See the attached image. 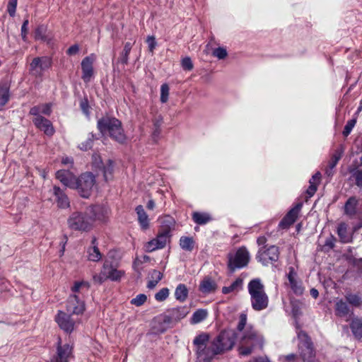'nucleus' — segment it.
Returning a JSON list of instances; mask_svg holds the SVG:
<instances>
[{"mask_svg":"<svg viewBox=\"0 0 362 362\" xmlns=\"http://www.w3.org/2000/svg\"><path fill=\"white\" fill-rule=\"evenodd\" d=\"M263 344L262 335L252 326H247L240 337L239 354L242 356L250 355L255 349H262Z\"/></svg>","mask_w":362,"mask_h":362,"instance_id":"1","label":"nucleus"},{"mask_svg":"<svg viewBox=\"0 0 362 362\" xmlns=\"http://www.w3.org/2000/svg\"><path fill=\"white\" fill-rule=\"evenodd\" d=\"M247 289L250 296L252 308L256 311L266 309L269 304V298L260 279L251 280L248 284Z\"/></svg>","mask_w":362,"mask_h":362,"instance_id":"2","label":"nucleus"},{"mask_svg":"<svg viewBox=\"0 0 362 362\" xmlns=\"http://www.w3.org/2000/svg\"><path fill=\"white\" fill-rule=\"evenodd\" d=\"M207 334H202L194 339V344L197 348V355L199 362H209L216 355L220 354L216 350L214 342L209 341Z\"/></svg>","mask_w":362,"mask_h":362,"instance_id":"3","label":"nucleus"},{"mask_svg":"<svg viewBox=\"0 0 362 362\" xmlns=\"http://www.w3.org/2000/svg\"><path fill=\"white\" fill-rule=\"evenodd\" d=\"M98 128L103 134H109L110 137L119 143L126 141V136L122 128V123L114 117H103L98 122Z\"/></svg>","mask_w":362,"mask_h":362,"instance_id":"4","label":"nucleus"},{"mask_svg":"<svg viewBox=\"0 0 362 362\" xmlns=\"http://www.w3.org/2000/svg\"><path fill=\"white\" fill-rule=\"evenodd\" d=\"M68 227L74 230L88 232L93 228V218L85 212H73L67 219Z\"/></svg>","mask_w":362,"mask_h":362,"instance_id":"5","label":"nucleus"},{"mask_svg":"<svg viewBox=\"0 0 362 362\" xmlns=\"http://www.w3.org/2000/svg\"><path fill=\"white\" fill-rule=\"evenodd\" d=\"M298 352L303 362H313L315 358V350L313 343L308 335L303 332H298Z\"/></svg>","mask_w":362,"mask_h":362,"instance_id":"6","label":"nucleus"},{"mask_svg":"<svg viewBox=\"0 0 362 362\" xmlns=\"http://www.w3.org/2000/svg\"><path fill=\"white\" fill-rule=\"evenodd\" d=\"M228 267L233 272L237 269L245 267L250 261V254L245 247H240L235 252L228 255Z\"/></svg>","mask_w":362,"mask_h":362,"instance_id":"7","label":"nucleus"},{"mask_svg":"<svg viewBox=\"0 0 362 362\" xmlns=\"http://www.w3.org/2000/svg\"><path fill=\"white\" fill-rule=\"evenodd\" d=\"M236 339V334L234 330H224L221 332L216 339L213 340L216 346V350L220 354L231 349Z\"/></svg>","mask_w":362,"mask_h":362,"instance_id":"8","label":"nucleus"},{"mask_svg":"<svg viewBox=\"0 0 362 362\" xmlns=\"http://www.w3.org/2000/svg\"><path fill=\"white\" fill-rule=\"evenodd\" d=\"M95 184L94 175L90 173H86L76 180V186L74 189L78 190L79 194L84 198H88Z\"/></svg>","mask_w":362,"mask_h":362,"instance_id":"9","label":"nucleus"},{"mask_svg":"<svg viewBox=\"0 0 362 362\" xmlns=\"http://www.w3.org/2000/svg\"><path fill=\"white\" fill-rule=\"evenodd\" d=\"M279 249L276 245L265 246L260 248L257 255V259L263 265L272 264L279 258Z\"/></svg>","mask_w":362,"mask_h":362,"instance_id":"10","label":"nucleus"},{"mask_svg":"<svg viewBox=\"0 0 362 362\" xmlns=\"http://www.w3.org/2000/svg\"><path fill=\"white\" fill-rule=\"evenodd\" d=\"M189 313L186 306H180L168 310L160 317L165 325H173L185 318Z\"/></svg>","mask_w":362,"mask_h":362,"instance_id":"11","label":"nucleus"},{"mask_svg":"<svg viewBox=\"0 0 362 362\" xmlns=\"http://www.w3.org/2000/svg\"><path fill=\"white\" fill-rule=\"evenodd\" d=\"M74 315L63 311H59L55 316V321L59 327L66 333L70 334L76 328L77 324L80 322L78 318H75Z\"/></svg>","mask_w":362,"mask_h":362,"instance_id":"12","label":"nucleus"},{"mask_svg":"<svg viewBox=\"0 0 362 362\" xmlns=\"http://www.w3.org/2000/svg\"><path fill=\"white\" fill-rule=\"evenodd\" d=\"M124 275V272L123 270L117 269L107 262H105L100 275L94 276L93 279L99 283H102L107 279L117 281H119Z\"/></svg>","mask_w":362,"mask_h":362,"instance_id":"13","label":"nucleus"},{"mask_svg":"<svg viewBox=\"0 0 362 362\" xmlns=\"http://www.w3.org/2000/svg\"><path fill=\"white\" fill-rule=\"evenodd\" d=\"M66 312L72 315H80L85 310L84 302L76 294L71 295L66 304Z\"/></svg>","mask_w":362,"mask_h":362,"instance_id":"14","label":"nucleus"},{"mask_svg":"<svg viewBox=\"0 0 362 362\" xmlns=\"http://www.w3.org/2000/svg\"><path fill=\"white\" fill-rule=\"evenodd\" d=\"M95 58V55L94 54H91L89 56L86 57L81 62V78L86 83L89 82L93 76V63Z\"/></svg>","mask_w":362,"mask_h":362,"instance_id":"15","label":"nucleus"},{"mask_svg":"<svg viewBox=\"0 0 362 362\" xmlns=\"http://www.w3.org/2000/svg\"><path fill=\"white\" fill-rule=\"evenodd\" d=\"M72 357V346L68 344L62 345L61 339H58L57 356L54 357L51 362H68Z\"/></svg>","mask_w":362,"mask_h":362,"instance_id":"16","label":"nucleus"},{"mask_svg":"<svg viewBox=\"0 0 362 362\" xmlns=\"http://www.w3.org/2000/svg\"><path fill=\"white\" fill-rule=\"evenodd\" d=\"M89 216L93 218V223L95 221L105 222L107 221L110 211L109 209L103 205H94L87 209Z\"/></svg>","mask_w":362,"mask_h":362,"instance_id":"17","label":"nucleus"},{"mask_svg":"<svg viewBox=\"0 0 362 362\" xmlns=\"http://www.w3.org/2000/svg\"><path fill=\"white\" fill-rule=\"evenodd\" d=\"M50 66V61L47 57H35L30 64V71L35 76H40L44 70Z\"/></svg>","mask_w":362,"mask_h":362,"instance_id":"18","label":"nucleus"},{"mask_svg":"<svg viewBox=\"0 0 362 362\" xmlns=\"http://www.w3.org/2000/svg\"><path fill=\"white\" fill-rule=\"evenodd\" d=\"M302 204H297L293 207L284 216V218L280 221L279 227L281 228H287L291 226L298 218V216L300 211Z\"/></svg>","mask_w":362,"mask_h":362,"instance_id":"19","label":"nucleus"},{"mask_svg":"<svg viewBox=\"0 0 362 362\" xmlns=\"http://www.w3.org/2000/svg\"><path fill=\"white\" fill-rule=\"evenodd\" d=\"M56 177L64 185L71 189H74L76 186L77 178L69 170H60L56 173Z\"/></svg>","mask_w":362,"mask_h":362,"instance_id":"20","label":"nucleus"},{"mask_svg":"<svg viewBox=\"0 0 362 362\" xmlns=\"http://www.w3.org/2000/svg\"><path fill=\"white\" fill-rule=\"evenodd\" d=\"M35 127L40 131H42L47 136H52L54 133V129L52 122L42 116H37L33 119Z\"/></svg>","mask_w":362,"mask_h":362,"instance_id":"21","label":"nucleus"},{"mask_svg":"<svg viewBox=\"0 0 362 362\" xmlns=\"http://www.w3.org/2000/svg\"><path fill=\"white\" fill-rule=\"evenodd\" d=\"M53 194L55 196V201L57 206L61 209H67L70 206L69 199L65 192L57 186L53 187Z\"/></svg>","mask_w":362,"mask_h":362,"instance_id":"22","label":"nucleus"},{"mask_svg":"<svg viewBox=\"0 0 362 362\" xmlns=\"http://www.w3.org/2000/svg\"><path fill=\"white\" fill-rule=\"evenodd\" d=\"M296 273L294 271L293 268H290L289 272L288 274V279L289 281L290 286L292 291L296 295H302L303 293V288L300 282H298L296 279Z\"/></svg>","mask_w":362,"mask_h":362,"instance_id":"23","label":"nucleus"},{"mask_svg":"<svg viewBox=\"0 0 362 362\" xmlns=\"http://www.w3.org/2000/svg\"><path fill=\"white\" fill-rule=\"evenodd\" d=\"M335 314L337 316L344 317L351 316L353 313L351 311L348 303L342 299L338 300L335 303Z\"/></svg>","mask_w":362,"mask_h":362,"instance_id":"24","label":"nucleus"},{"mask_svg":"<svg viewBox=\"0 0 362 362\" xmlns=\"http://www.w3.org/2000/svg\"><path fill=\"white\" fill-rule=\"evenodd\" d=\"M160 227L159 231L165 234L170 235L171 231L174 229L175 221L170 216H165L160 218Z\"/></svg>","mask_w":362,"mask_h":362,"instance_id":"25","label":"nucleus"},{"mask_svg":"<svg viewBox=\"0 0 362 362\" xmlns=\"http://www.w3.org/2000/svg\"><path fill=\"white\" fill-rule=\"evenodd\" d=\"M344 298L349 306L356 308L362 307V297L360 293L347 292Z\"/></svg>","mask_w":362,"mask_h":362,"instance_id":"26","label":"nucleus"},{"mask_svg":"<svg viewBox=\"0 0 362 362\" xmlns=\"http://www.w3.org/2000/svg\"><path fill=\"white\" fill-rule=\"evenodd\" d=\"M136 212L138 216V221L143 230H146L149 227V219L147 214L144 211L143 206L139 205L136 208Z\"/></svg>","mask_w":362,"mask_h":362,"instance_id":"27","label":"nucleus"},{"mask_svg":"<svg viewBox=\"0 0 362 362\" xmlns=\"http://www.w3.org/2000/svg\"><path fill=\"white\" fill-rule=\"evenodd\" d=\"M35 39L37 40H42L47 43H50L52 37L47 34V26L44 25H39L35 30Z\"/></svg>","mask_w":362,"mask_h":362,"instance_id":"28","label":"nucleus"},{"mask_svg":"<svg viewBox=\"0 0 362 362\" xmlns=\"http://www.w3.org/2000/svg\"><path fill=\"white\" fill-rule=\"evenodd\" d=\"M216 289V283L209 278L204 279L199 285V291L203 293H210Z\"/></svg>","mask_w":362,"mask_h":362,"instance_id":"29","label":"nucleus"},{"mask_svg":"<svg viewBox=\"0 0 362 362\" xmlns=\"http://www.w3.org/2000/svg\"><path fill=\"white\" fill-rule=\"evenodd\" d=\"M358 199L354 197H350L346 202L344 205V214L349 216H353L356 214V207L358 205Z\"/></svg>","mask_w":362,"mask_h":362,"instance_id":"30","label":"nucleus"},{"mask_svg":"<svg viewBox=\"0 0 362 362\" xmlns=\"http://www.w3.org/2000/svg\"><path fill=\"white\" fill-rule=\"evenodd\" d=\"M93 247L88 250V258L90 261L98 262L102 258V255L97 247L96 238L92 240Z\"/></svg>","mask_w":362,"mask_h":362,"instance_id":"31","label":"nucleus"},{"mask_svg":"<svg viewBox=\"0 0 362 362\" xmlns=\"http://www.w3.org/2000/svg\"><path fill=\"white\" fill-rule=\"evenodd\" d=\"M189 291L184 284L177 285L175 290V298L180 303L185 302L188 297Z\"/></svg>","mask_w":362,"mask_h":362,"instance_id":"32","label":"nucleus"},{"mask_svg":"<svg viewBox=\"0 0 362 362\" xmlns=\"http://www.w3.org/2000/svg\"><path fill=\"white\" fill-rule=\"evenodd\" d=\"M337 234L342 243H347L351 240V236L348 233V227L345 223H341L338 226Z\"/></svg>","mask_w":362,"mask_h":362,"instance_id":"33","label":"nucleus"},{"mask_svg":"<svg viewBox=\"0 0 362 362\" xmlns=\"http://www.w3.org/2000/svg\"><path fill=\"white\" fill-rule=\"evenodd\" d=\"M350 327L354 336L357 339L362 338V320L354 318L352 320Z\"/></svg>","mask_w":362,"mask_h":362,"instance_id":"34","label":"nucleus"},{"mask_svg":"<svg viewBox=\"0 0 362 362\" xmlns=\"http://www.w3.org/2000/svg\"><path fill=\"white\" fill-rule=\"evenodd\" d=\"M208 314V311L206 309L197 310L191 317L190 323L196 325L202 322L207 317Z\"/></svg>","mask_w":362,"mask_h":362,"instance_id":"35","label":"nucleus"},{"mask_svg":"<svg viewBox=\"0 0 362 362\" xmlns=\"http://www.w3.org/2000/svg\"><path fill=\"white\" fill-rule=\"evenodd\" d=\"M320 177L321 174L320 172H317L315 175H313L312 178L310 180V185L308 189H307V194L310 197L313 196L315 192L317 191V186L320 182Z\"/></svg>","mask_w":362,"mask_h":362,"instance_id":"36","label":"nucleus"},{"mask_svg":"<svg viewBox=\"0 0 362 362\" xmlns=\"http://www.w3.org/2000/svg\"><path fill=\"white\" fill-rule=\"evenodd\" d=\"M192 219L197 224L204 225L209 222L211 217L207 213L196 211L192 214Z\"/></svg>","mask_w":362,"mask_h":362,"instance_id":"37","label":"nucleus"},{"mask_svg":"<svg viewBox=\"0 0 362 362\" xmlns=\"http://www.w3.org/2000/svg\"><path fill=\"white\" fill-rule=\"evenodd\" d=\"M180 245L184 250L191 252L194 249V241L191 237L182 236L180 239Z\"/></svg>","mask_w":362,"mask_h":362,"instance_id":"38","label":"nucleus"},{"mask_svg":"<svg viewBox=\"0 0 362 362\" xmlns=\"http://www.w3.org/2000/svg\"><path fill=\"white\" fill-rule=\"evenodd\" d=\"M243 286V280L240 278L235 279L229 286H224L222 288L223 294H228L231 292L239 291Z\"/></svg>","mask_w":362,"mask_h":362,"instance_id":"39","label":"nucleus"},{"mask_svg":"<svg viewBox=\"0 0 362 362\" xmlns=\"http://www.w3.org/2000/svg\"><path fill=\"white\" fill-rule=\"evenodd\" d=\"M90 288V284L86 281H75L71 290L74 294L80 293L82 290L88 291Z\"/></svg>","mask_w":362,"mask_h":362,"instance_id":"40","label":"nucleus"},{"mask_svg":"<svg viewBox=\"0 0 362 362\" xmlns=\"http://www.w3.org/2000/svg\"><path fill=\"white\" fill-rule=\"evenodd\" d=\"M133 43L127 42L124 46V49L121 54L120 62L123 64H127L129 60V55L132 48Z\"/></svg>","mask_w":362,"mask_h":362,"instance_id":"41","label":"nucleus"},{"mask_svg":"<svg viewBox=\"0 0 362 362\" xmlns=\"http://www.w3.org/2000/svg\"><path fill=\"white\" fill-rule=\"evenodd\" d=\"M9 99V90L6 86H0V106L4 105Z\"/></svg>","mask_w":362,"mask_h":362,"instance_id":"42","label":"nucleus"},{"mask_svg":"<svg viewBox=\"0 0 362 362\" xmlns=\"http://www.w3.org/2000/svg\"><path fill=\"white\" fill-rule=\"evenodd\" d=\"M170 235L165 234L163 232L158 231V233L155 238L158 243L160 247L163 248L166 245L167 243L170 240Z\"/></svg>","mask_w":362,"mask_h":362,"instance_id":"43","label":"nucleus"},{"mask_svg":"<svg viewBox=\"0 0 362 362\" xmlns=\"http://www.w3.org/2000/svg\"><path fill=\"white\" fill-rule=\"evenodd\" d=\"M170 295V290L168 288H163L155 294V299L158 302L165 300Z\"/></svg>","mask_w":362,"mask_h":362,"instance_id":"44","label":"nucleus"},{"mask_svg":"<svg viewBox=\"0 0 362 362\" xmlns=\"http://www.w3.org/2000/svg\"><path fill=\"white\" fill-rule=\"evenodd\" d=\"M144 247H145L146 251L148 252H151L156 250L163 248L162 247H160V245H158V243L156 240L155 238L147 242Z\"/></svg>","mask_w":362,"mask_h":362,"instance_id":"45","label":"nucleus"},{"mask_svg":"<svg viewBox=\"0 0 362 362\" xmlns=\"http://www.w3.org/2000/svg\"><path fill=\"white\" fill-rule=\"evenodd\" d=\"M147 300V296L145 294L141 293L137 295L135 298L131 300V304L135 306H141L144 305Z\"/></svg>","mask_w":362,"mask_h":362,"instance_id":"46","label":"nucleus"},{"mask_svg":"<svg viewBox=\"0 0 362 362\" xmlns=\"http://www.w3.org/2000/svg\"><path fill=\"white\" fill-rule=\"evenodd\" d=\"M169 86L167 83H163L160 87V101L165 103L168 100Z\"/></svg>","mask_w":362,"mask_h":362,"instance_id":"47","label":"nucleus"},{"mask_svg":"<svg viewBox=\"0 0 362 362\" xmlns=\"http://www.w3.org/2000/svg\"><path fill=\"white\" fill-rule=\"evenodd\" d=\"M247 314L245 313H243L240 315V317H239V322H238V326H237V329L238 331L240 332H243V330L245 329V326H246V324H247Z\"/></svg>","mask_w":362,"mask_h":362,"instance_id":"48","label":"nucleus"},{"mask_svg":"<svg viewBox=\"0 0 362 362\" xmlns=\"http://www.w3.org/2000/svg\"><path fill=\"white\" fill-rule=\"evenodd\" d=\"M213 55L214 57H217L218 59H223L227 57L228 53L225 48L220 47L216 48L213 51Z\"/></svg>","mask_w":362,"mask_h":362,"instance_id":"49","label":"nucleus"},{"mask_svg":"<svg viewBox=\"0 0 362 362\" xmlns=\"http://www.w3.org/2000/svg\"><path fill=\"white\" fill-rule=\"evenodd\" d=\"M113 173V164L109 160V163L104 168V177L106 181L110 180L112 178V175Z\"/></svg>","mask_w":362,"mask_h":362,"instance_id":"50","label":"nucleus"},{"mask_svg":"<svg viewBox=\"0 0 362 362\" xmlns=\"http://www.w3.org/2000/svg\"><path fill=\"white\" fill-rule=\"evenodd\" d=\"M18 0H9L7 6V11L9 15L13 17L16 14Z\"/></svg>","mask_w":362,"mask_h":362,"instance_id":"51","label":"nucleus"},{"mask_svg":"<svg viewBox=\"0 0 362 362\" xmlns=\"http://www.w3.org/2000/svg\"><path fill=\"white\" fill-rule=\"evenodd\" d=\"M93 136H89L86 141L81 143L78 145V148L82 151H87L90 149L93 146Z\"/></svg>","mask_w":362,"mask_h":362,"instance_id":"52","label":"nucleus"},{"mask_svg":"<svg viewBox=\"0 0 362 362\" xmlns=\"http://www.w3.org/2000/svg\"><path fill=\"white\" fill-rule=\"evenodd\" d=\"M181 64L184 70L190 71L193 69V64L189 57L183 58Z\"/></svg>","mask_w":362,"mask_h":362,"instance_id":"53","label":"nucleus"},{"mask_svg":"<svg viewBox=\"0 0 362 362\" xmlns=\"http://www.w3.org/2000/svg\"><path fill=\"white\" fill-rule=\"evenodd\" d=\"M355 124H356V120L355 119H351V120L348 121V122L345 125L344 131H343V134L345 136H348L351 133V132L352 129L354 128Z\"/></svg>","mask_w":362,"mask_h":362,"instance_id":"54","label":"nucleus"},{"mask_svg":"<svg viewBox=\"0 0 362 362\" xmlns=\"http://www.w3.org/2000/svg\"><path fill=\"white\" fill-rule=\"evenodd\" d=\"M146 42L148 46L149 51L153 53L156 46L155 37L153 36H148L146 39Z\"/></svg>","mask_w":362,"mask_h":362,"instance_id":"55","label":"nucleus"},{"mask_svg":"<svg viewBox=\"0 0 362 362\" xmlns=\"http://www.w3.org/2000/svg\"><path fill=\"white\" fill-rule=\"evenodd\" d=\"M40 107V113L49 115L51 113V105L50 104L46 103V104H42L39 105Z\"/></svg>","mask_w":362,"mask_h":362,"instance_id":"56","label":"nucleus"},{"mask_svg":"<svg viewBox=\"0 0 362 362\" xmlns=\"http://www.w3.org/2000/svg\"><path fill=\"white\" fill-rule=\"evenodd\" d=\"M28 23V19L25 20L21 27V36L24 41L26 40L27 37Z\"/></svg>","mask_w":362,"mask_h":362,"instance_id":"57","label":"nucleus"},{"mask_svg":"<svg viewBox=\"0 0 362 362\" xmlns=\"http://www.w3.org/2000/svg\"><path fill=\"white\" fill-rule=\"evenodd\" d=\"M79 52V46L78 45H74L71 46L66 51V53L69 56L75 55Z\"/></svg>","mask_w":362,"mask_h":362,"instance_id":"58","label":"nucleus"},{"mask_svg":"<svg viewBox=\"0 0 362 362\" xmlns=\"http://www.w3.org/2000/svg\"><path fill=\"white\" fill-rule=\"evenodd\" d=\"M282 362H298V358L295 354H289L281 358Z\"/></svg>","mask_w":362,"mask_h":362,"instance_id":"59","label":"nucleus"},{"mask_svg":"<svg viewBox=\"0 0 362 362\" xmlns=\"http://www.w3.org/2000/svg\"><path fill=\"white\" fill-rule=\"evenodd\" d=\"M151 278L156 281H160L163 278V274L157 270H153L151 272Z\"/></svg>","mask_w":362,"mask_h":362,"instance_id":"60","label":"nucleus"},{"mask_svg":"<svg viewBox=\"0 0 362 362\" xmlns=\"http://www.w3.org/2000/svg\"><path fill=\"white\" fill-rule=\"evenodd\" d=\"M356 183L358 186L362 187V170H358L355 174Z\"/></svg>","mask_w":362,"mask_h":362,"instance_id":"61","label":"nucleus"},{"mask_svg":"<svg viewBox=\"0 0 362 362\" xmlns=\"http://www.w3.org/2000/svg\"><path fill=\"white\" fill-rule=\"evenodd\" d=\"M40 113V107L39 105L33 107L30 110V114L34 115L35 117H37V116H41Z\"/></svg>","mask_w":362,"mask_h":362,"instance_id":"62","label":"nucleus"},{"mask_svg":"<svg viewBox=\"0 0 362 362\" xmlns=\"http://www.w3.org/2000/svg\"><path fill=\"white\" fill-rule=\"evenodd\" d=\"M248 362H271L270 360L268 358L267 356H259L257 358H255Z\"/></svg>","mask_w":362,"mask_h":362,"instance_id":"63","label":"nucleus"},{"mask_svg":"<svg viewBox=\"0 0 362 362\" xmlns=\"http://www.w3.org/2000/svg\"><path fill=\"white\" fill-rule=\"evenodd\" d=\"M159 281H156L154 279L149 280L147 284V288L149 289L154 288Z\"/></svg>","mask_w":362,"mask_h":362,"instance_id":"64","label":"nucleus"}]
</instances>
